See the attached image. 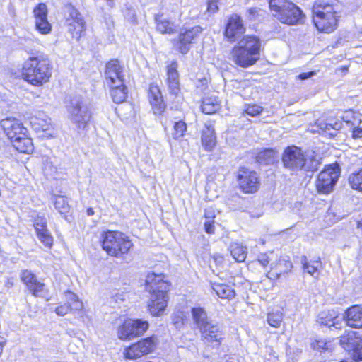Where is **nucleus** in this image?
<instances>
[{"label":"nucleus","instance_id":"f257e3e1","mask_svg":"<svg viewBox=\"0 0 362 362\" xmlns=\"http://www.w3.org/2000/svg\"><path fill=\"white\" fill-rule=\"evenodd\" d=\"M145 285L146 291L151 294L147 305L148 313L153 317L162 315L168 305V294L171 284L165 279L163 273H148Z\"/></svg>","mask_w":362,"mask_h":362},{"label":"nucleus","instance_id":"f03ea898","mask_svg":"<svg viewBox=\"0 0 362 362\" xmlns=\"http://www.w3.org/2000/svg\"><path fill=\"white\" fill-rule=\"evenodd\" d=\"M52 74V66L42 54L30 56L23 64V78L33 86H41L47 83Z\"/></svg>","mask_w":362,"mask_h":362},{"label":"nucleus","instance_id":"7ed1b4c3","mask_svg":"<svg viewBox=\"0 0 362 362\" xmlns=\"http://www.w3.org/2000/svg\"><path fill=\"white\" fill-rule=\"evenodd\" d=\"M284 167L292 173L298 171L314 172L318 169L320 161L314 152H304L296 146H290L285 148L282 154Z\"/></svg>","mask_w":362,"mask_h":362},{"label":"nucleus","instance_id":"20e7f679","mask_svg":"<svg viewBox=\"0 0 362 362\" xmlns=\"http://www.w3.org/2000/svg\"><path fill=\"white\" fill-rule=\"evenodd\" d=\"M159 339L151 334L129 343L123 348L122 357L126 361H136L154 354L159 346Z\"/></svg>","mask_w":362,"mask_h":362},{"label":"nucleus","instance_id":"39448f33","mask_svg":"<svg viewBox=\"0 0 362 362\" xmlns=\"http://www.w3.org/2000/svg\"><path fill=\"white\" fill-rule=\"evenodd\" d=\"M313 21L319 31L332 33L337 25V17L332 5L317 0L313 6Z\"/></svg>","mask_w":362,"mask_h":362},{"label":"nucleus","instance_id":"423d86ee","mask_svg":"<svg viewBox=\"0 0 362 362\" xmlns=\"http://www.w3.org/2000/svg\"><path fill=\"white\" fill-rule=\"evenodd\" d=\"M103 249L110 256L122 257L133 247V243L124 233L107 230L102 235Z\"/></svg>","mask_w":362,"mask_h":362},{"label":"nucleus","instance_id":"0eeeda50","mask_svg":"<svg viewBox=\"0 0 362 362\" xmlns=\"http://www.w3.org/2000/svg\"><path fill=\"white\" fill-rule=\"evenodd\" d=\"M269 9L274 17L287 25H295L303 18L302 11L288 0H269Z\"/></svg>","mask_w":362,"mask_h":362},{"label":"nucleus","instance_id":"6e6552de","mask_svg":"<svg viewBox=\"0 0 362 362\" xmlns=\"http://www.w3.org/2000/svg\"><path fill=\"white\" fill-rule=\"evenodd\" d=\"M150 328L148 321L141 318L126 317L116 327L117 337L122 341L140 338Z\"/></svg>","mask_w":362,"mask_h":362},{"label":"nucleus","instance_id":"1a4fd4ad","mask_svg":"<svg viewBox=\"0 0 362 362\" xmlns=\"http://www.w3.org/2000/svg\"><path fill=\"white\" fill-rule=\"evenodd\" d=\"M67 117L78 130H84L92 117L89 105L81 99H73L66 105Z\"/></svg>","mask_w":362,"mask_h":362},{"label":"nucleus","instance_id":"9d476101","mask_svg":"<svg viewBox=\"0 0 362 362\" xmlns=\"http://www.w3.org/2000/svg\"><path fill=\"white\" fill-rule=\"evenodd\" d=\"M340 175V169L337 163L326 167L320 173L316 182V187L320 193L328 194L332 191Z\"/></svg>","mask_w":362,"mask_h":362},{"label":"nucleus","instance_id":"9b49d317","mask_svg":"<svg viewBox=\"0 0 362 362\" xmlns=\"http://www.w3.org/2000/svg\"><path fill=\"white\" fill-rule=\"evenodd\" d=\"M65 25L72 37L79 40L86 31V23L81 15L74 7L66 8Z\"/></svg>","mask_w":362,"mask_h":362},{"label":"nucleus","instance_id":"f8f14e48","mask_svg":"<svg viewBox=\"0 0 362 362\" xmlns=\"http://www.w3.org/2000/svg\"><path fill=\"white\" fill-rule=\"evenodd\" d=\"M340 345L347 349L354 361H362V337L354 331H346L339 339Z\"/></svg>","mask_w":362,"mask_h":362},{"label":"nucleus","instance_id":"ddd939ff","mask_svg":"<svg viewBox=\"0 0 362 362\" xmlns=\"http://www.w3.org/2000/svg\"><path fill=\"white\" fill-rule=\"evenodd\" d=\"M238 180L240 188L245 193H254L259 187V179L256 172L241 168L239 170Z\"/></svg>","mask_w":362,"mask_h":362},{"label":"nucleus","instance_id":"4468645a","mask_svg":"<svg viewBox=\"0 0 362 362\" xmlns=\"http://www.w3.org/2000/svg\"><path fill=\"white\" fill-rule=\"evenodd\" d=\"M202 32L200 26H194L189 29L182 30L175 45L177 50L182 54H186L190 49L191 44L199 37Z\"/></svg>","mask_w":362,"mask_h":362},{"label":"nucleus","instance_id":"2eb2a0df","mask_svg":"<svg viewBox=\"0 0 362 362\" xmlns=\"http://www.w3.org/2000/svg\"><path fill=\"white\" fill-rule=\"evenodd\" d=\"M64 294L65 296V302L63 303H59L54 309V312L57 315L64 316L72 311L83 310V303L76 293L70 291H66Z\"/></svg>","mask_w":362,"mask_h":362},{"label":"nucleus","instance_id":"dca6fc26","mask_svg":"<svg viewBox=\"0 0 362 362\" xmlns=\"http://www.w3.org/2000/svg\"><path fill=\"white\" fill-rule=\"evenodd\" d=\"M199 332L202 340L212 348L219 347L224 339L223 331L216 324L210 323Z\"/></svg>","mask_w":362,"mask_h":362},{"label":"nucleus","instance_id":"f3484780","mask_svg":"<svg viewBox=\"0 0 362 362\" xmlns=\"http://www.w3.org/2000/svg\"><path fill=\"white\" fill-rule=\"evenodd\" d=\"M233 62L241 67H249L259 59V55L245 50L242 47L235 45L230 52Z\"/></svg>","mask_w":362,"mask_h":362},{"label":"nucleus","instance_id":"a211bd4d","mask_svg":"<svg viewBox=\"0 0 362 362\" xmlns=\"http://www.w3.org/2000/svg\"><path fill=\"white\" fill-rule=\"evenodd\" d=\"M245 32V28L240 16L238 14L231 15L228 18L224 31V35L227 40L230 42H233Z\"/></svg>","mask_w":362,"mask_h":362},{"label":"nucleus","instance_id":"6ab92c4d","mask_svg":"<svg viewBox=\"0 0 362 362\" xmlns=\"http://www.w3.org/2000/svg\"><path fill=\"white\" fill-rule=\"evenodd\" d=\"M1 126L11 140L18 136H23L28 133V129L23 126V123L14 117H7L2 119Z\"/></svg>","mask_w":362,"mask_h":362},{"label":"nucleus","instance_id":"aec40b11","mask_svg":"<svg viewBox=\"0 0 362 362\" xmlns=\"http://www.w3.org/2000/svg\"><path fill=\"white\" fill-rule=\"evenodd\" d=\"M105 75L108 86L122 85L124 83L122 68L117 59L110 60L107 64Z\"/></svg>","mask_w":362,"mask_h":362},{"label":"nucleus","instance_id":"412c9836","mask_svg":"<svg viewBox=\"0 0 362 362\" xmlns=\"http://www.w3.org/2000/svg\"><path fill=\"white\" fill-rule=\"evenodd\" d=\"M35 18V27L42 35L48 34L52 30V25L47 21V8L45 4H39L33 10Z\"/></svg>","mask_w":362,"mask_h":362},{"label":"nucleus","instance_id":"4be33fe9","mask_svg":"<svg viewBox=\"0 0 362 362\" xmlns=\"http://www.w3.org/2000/svg\"><path fill=\"white\" fill-rule=\"evenodd\" d=\"M34 227L39 240L47 248L53 244V238L47 228V220L43 216H37L34 221Z\"/></svg>","mask_w":362,"mask_h":362},{"label":"nucleus","instance_id":"5701e85b","mask_svg":"<svg viewBox=\"0 0 362 362\" xmlns=\"http://www.w3.org/2000/svg\"><path fill=\"white\" fill-rule=\"evenodd\" d=\"M148 98L154 114L161 115L165 111L166 105L163 100L160 90L157 85H150L148 90Z\"/></svg>","mask_w":362,"mask_h":362},{"label":"nucleus","instance_id":"b1692460","mask_svg":"<svg viewBox=\"0 0 362 362\" xmlns=\"http://www.w3.org/2000/svg\"><path fill=\"white\" fill-rule=\"evenodd\" d=\"M30 124L37 132H45L47 137H53L55 134L52 119L46 115H39L32 118Z\"/></svg>","mask_w":362,"mask_h":362},{"label":"nucleus","instance_id":"393cba45","mask_svg":"<svg viewBox=\"0 0 362 362\" xmlns=\"http://www.w3.org/2000/svg\"><path fill=\"white\" fill-rule=\"evenodd\" d=\"M178 64L176 61L171 62L167 66L166 83L170 93L177 95L180 91V78L177 71Z\"/></svg>","mask_w":362,"mask_h":362},{"label":"nucleus","instance_id":"a878e982","mask_svg":"<svg viewBox=\"0 0 362 362\" xmlns=\"http://www.w3.org/2000/svg\"><path fill=\"white\" fill-rule=\"evenodd\" d=\"M317 322L322 326L339 328L341 317L339 313L334 310H323L318 315Z\"/></svg>","mask_w":362,"mask_h":362},{"label":"nucleus","instance_id":"bb28decb","mask_svg":"<svg viewBox=\"0 0 362 362\" xmlns=\"http://www.w3.org/2000/svg\"><path fill=\"white\" fill-rule=\"evenodd\" d=\"M344 320L349 327L362 328V306L354 305L349 307L345 312Z\"/></svg>","mask_w":362,"mask_h":362},{"label":"nucleus","instance_id":"cd10ccee","mask_svg":"<svg viewBox=\"0 0 362 362\" xmlns=\"http://www.w3.org/2000/svg\"><path fill=\"white\" fill-rule=\"evenodd\" d=\"M236 45L242 47L245 50L260 56L262 42L259 38L255 35H246L241 38Z\"/></svg>","mask_w":362,"mask_h":362},{"label":"nucleus","instance_id":"c85d7f7f","mask_svg":"<svg viewBox=\"0 0 362 362\" xmlns=\"http://www.w3.org/2000/svg\"><path fill=\"white\" fill-rule=\"evenodd\" d=\"M21 279L30 293L38 296L43 291L45 284L38 281L33 273H23Z\"/></svg>","mask_w":362,"mask_h":362},{"label":"nucleus","instance_id":"c756f323","mask_svg":"<svg viewBox=\"0 0 362 362\" xmlns=\"http://www.w3.org/2000/svg\"><path fill=\"white\" fill-rule=\"evenodd\" d=\"M311 349L320 354L332 353L335 345L330 339H315L310 342Z\"/></svg>","mask_w":362,"mask_h":362},{"label":"nucleus","instance_id":"7c9ffc66","mask_svg":"<svg viewBox=\"0 0 362 362\" xmlns=\"http://www.w3.org/2000/svg\"><path fill=\"white\" fill-rule=\"evenodd\" d=\"M13 147L19 152L30 153L33 152V145L30 138L27 136V134L23 136H18L11 140Z\"/></svg>","mask_w":362,"mask_h":362},{"label":"nucleus","instance_id":"2f4dec72","mask_svg":"<svg viewBox=\"0 0 362 362\" xmlns=\"http://www.w3.org/2000/svg\"><path fill=\"white\" fill-rule=\"evenodd\" d=\"M193 320L197 325L199 331L203 329V327H206L211 323L208 320V317L206 311L202 307H194L191 310Z\"/></svg>","mask_w":362,"mask_h":362},{"label":"nucleus","instance_id":"473e14b6","mask_svg":"<svg viewBox=\"0 0 362 362\" xmlns=\"http://www.w3.org/2000/svg\"><path fill=\"white\" fill-rule=\"evenodd\" d=\"M156 29L162 34H173L176 31V25L172 21L162 16L156 17Z\"/></svg>","mask_w":362,"mask_h":362},{"label":"nucleus","instance_id":"72a5a7b5","mask_svg":"<svg viewBox=\"0 0 362 362\" xmlns=\"http://www.w3.org/2000/svg\"><path fill=\"white\" fill-rule=\"evenodd\" d=\"M202 143L205 150L211 151L216 144V136L214 131L210 127L206 126L202 131Z\"/></svg>","mask_w":362,"mask_h":362},{"label":"nucleus","instance_id":"f704fd0d","mask_svg":"<svg viewBox=\"0 0 362 362\" xmlns=\"http://www.w3.org/2000/svg\"><path fill=\"white\" fill-rule=\"evenodd\" d=\"M220 108V103L216 96L211 95L204 98L202 105V112L205 114H213Z\"/></svg>","mask_w":362,"mask_h":362},{"label":"nucleus","instance_id":"c9c22d12","mask_svg":"<svg viewBox=\"0 0 362 362\" xmlns=\"http://www.w3.org/2000/svg\"><path fill=\"white\" fill-rule=\"evenodd\" d=\"M341 118L349 128H352V127H359L362 122L360 114L351 110L345 111L341 116Z\"/></svg>","mask_w":362,"mask_h":362},{"label":"nucleus","instance_id":"e433bc0d","mask_svg":"<svg viewBox=\"0 0 362 362\" xmlns=\"http://www.w3.org/2000/svg\"><path fill=\"white\" fill-rule=\"evenodd\" d=\"M109 86L111 88L110 94L115 103H121L126 100L127 92L124 83L122 85L115 84Z\"/></svg>","mask_w":362,"mask_h":362},{"label":"nucleus","instance_id":"4c0bfd02","mask_svg":"<svg viewBox=\"0 0 362 362\" xmlns=\"http://www.w3.org/2000/svg\"><path fill=\"white\" fill-rule=\"evenodd\" d=\"M213 289L221 298L230 299L235 296V290L225 284L215 283Z\"/></svg>","mask_w":362,"mask_h":362},{"label":"nucleus","instance_id":"58836bf2","mask_svg":"<svg viewBox=\"0 0 362 362\" xmlns=\"http://www.w3.org/2000/svg\"><path fill=\"white\" fill-rule=\"evenodd\" d=\"M230 253L233 257L239 262H243L247 256V248L238 243H233L230 245Z\"/></svg>","mask_w":362,"mask_h":362},{"label":"nucleus","instance_id":"ea45409f","mask_svg":"<svg viewBox=\"0 0 362 362\" xmlns=\"http://www.w3.org/2000/svg\"><path fill=\"white\" fill-rule=\"evenodd\" d=\"M53 201L55 209L61 214H66L69 211V204L67 198L64 196L54 195Z\"/></svg>","mask_w":362,"mask_h":362},{"label":"nucleus","instance_id":"a19ab883","mask_svg":"<svg viewBox=\"0 0 362 362\" xmlns=\"http://www.w3.org/2000/svg\"><path fill=\"white\" fill-rule=\"evenodd\" d=\"M276 151L272 148L264 149L257 156V160L262 164L268 165L274 161Z\"/></svg>","mask_w":362,"mask_h":362},{"label":"nucleus","instance_id":"79ce46f5","mask_svg":"<svg viewBox=\"0 0 362 362\" xmlns=\"http://www.w3.org/2000/svg\"><path fill=\"white\" fill-rule=\"evenodd\" d=\"M349 183L353 189L362 192V168L350 174Z\"/></svg>","mask_w":362,"mask_h":362},{"label":"nucleus","instance_id":"37998d69","mask_svg":"<svg viewBox=\"0 0 362 362\" xmlns=\"http://www.w3.org/2000/svg\"><path fill=\"white\" fill-rule=\"evenodd\" d=\"M267 320L268 324L274 328H279L283 322V313L279 311L268 313Z\"/></svg>","mask_w":362,"mask_h":362},{"label":"nucleus","instance_id":"c03bdc74","mask_svg":"<svg viewBox=\"0 0 362 362\" xmlns=\"http://www.w3.org/2000/svg\"><path fill=\"white\" fill-rule=\"evenodd\" d=\"M187 131V125L185 122L180 120L175 122L173 130L171 133L173 139L178 140L182 138Z\"/></svg>","mask_w":362,"mask_h":362},{"label":"nucleus","instance_id":"a18cd8bd","mask_svg":"<svg viewBox=\"0 0 362 362\" xmlns=\"http://www.w3.org/2000/svg\"><path fill=\"white\" fill-rule=\"evenodd\" d=\"M188 319L187 314L182 310H177L173 315V322L175 326L185 325Z\"/></svg>","mask_w":362,"mask_h":362},{"label":"nucleus","instance_id":"49530a36","mask_svg":"<svg viewBox=\"0 0 362 362\" xmlns=\"http://www.w3.org/2000/svg\"><path fill=\"white\" fill-rule=\"evenodd\" d=\"M302 268L305 272H317L320 263L318 261L308 262L305 256L301 257Z\"/></svg>","mask_w":362,"mask_h":362},{"label":"nucleus","instance_id":"de8ad7c7","mask_svg":"<svg viewBox=\"0 0 362 362\" xmlns=\"http://www.w3.org/2000/svg\"><path fill=\"white\" fill-rule=\"evenodd\" d=\"M320 129L325 132H327L330 135H334V133L330 132L329 131L331 129H334V131H337L341 128V123L335 122L334 124H327V123H320L319 125Z\"/></svg>","mask_w":362,"mask_h":362},{"label":"nucleus","instance_id":"09e8293b","mask_svg":"<svg viewBox=\"0 0 362 362\" xmlns=\"http://www.w3.org/2000/svg\"><path fill=\"white\" fill-rule=\"evenodd\" d=\"M262 111V107L257 105H247L245 107V112L252 117H255L260 114Z\"/></svg>","mask_w":362,"mask_h":362},{"label":"nucleus","instance_id":"8fccbe9b","mask_svg":"<svg viewBox=\"0 0 362 362\" xmlns=\"http://www.w3.org/2000/svg\"><path fill=\"white\" fill-rule=\"evenodd\" d=\"M220 0H209L207 3V11L209 13H214L218 10V2Z\"/></svg>","mask_w":362,"mask_h":362},{"label":"nucleus","instance_id":"3c124183","mask_svg":"<svg viewBox=\"0 0 362 362\" xmlns=\"http://www.w3.org/2000/svg\"><path fill=\"white\" fill-rule=\"evenodd\" d=\"M204 216L206 221L210 220L211 221H214V218L216 216L215 210L213 207H209L205 209Z\"/></svg>","mask_w":362,"mask_h":362},{"label":"nucleus","instance_id":"603ef678","mask_svg":"<svg viewBox=\"0 0 362 362\" xmlns=\"http://www.w3.org/2000/svg\"><path fill=\"white\" fill-rule=\"evenodd\" d=\"M214 221H211L210 220L206 221L204 222V228L205 231L209 234L214 233L215 228L214 225Z\"/></svg>","mask_w":362,"mask_h":362},{"label":"nucleus","instance_id":"864d4df0","mask_svg":"<svg viewBox=\"0 0 362 362\" xmlns=\"http://www.w3.org/2000/svg\"><path fill=\"white\" fill-rule=\"evenodd\" d=\"M350 129H352V137L354 139L362 138V128H359L358 127H352V128Z\"/></svg>","mask_w":362,"mask_h":362},{"label":"nucleus","instance_id":"5fc2aeb1","mask_svg":"<svg viewBox=\"0 0 362 362\" xmlns=\"http://www.w3.org/2000/svg\"><path fill=\"white\" fill-rule=\"evenodd\" d=\"M261 11L260 9L257 8H250L248 9L247 12L250 16V20H255L257 16H259V12Z\"/></svg>","mask_w":362,"mask_h":362},{"label":"nucleus","instance_id":"6e6d98bb","mask_svg":"<svg viewBox=\"0 0 362 362\" xmlns=\"http://www.w3.org/2000/svg\"><path fill=\"white\" fill-rule=\"evenodd\" d=\"M315 75V71H310L307 73H301L296 76V78L299 80H306Z\"/></svg>","mask_w":362,"mask_h":362},{"label":"nucleus","instance_id":"4d7b16f0","mask_svg":"<svg viewBox=\"0 0 362 362\" xmlns=\"http://www.w3.org/2000/svg\"><path fill=\"white\" fill-rule=\"evenodd\" d=\"M258 263L261 264L263 267H265L269 263V259L267 255H262L258 259Z\"/></svg>","mask_w":362,"mask_h":362},{"label":"nucleus","instance_id":"13d9d810","mask_svg":"<svg viewBox=\"0 0 362 362\" xmlns=\"http://www.w3.org/2000/svg\"><path fill=\"white\" fill-rule=\"evenodd\" d=\"M86 214L88 216H91L94 214V211L92 208H88L86 211Z\"/></svg>","mask_w":362,"mask_h":362},{"label":"nucleus","instance_id":"bf43d9fd","mask_svg":"<svg viewBox=\"0 0 362 362\" xmlns=\"http://www.w3.org/2000/svg\"><path fill=\"white\" fill-rule=\"evenodd\" d=\"M286 11V12H285V15H286V16H288V18H291H291L293 17V15L292 14V13H293V12L287 11Z\"/></svg>","mask_w":362,"mask_h":362},{"label":"nucleus","instance_id":"052dcab7","mask_svg":"<svg viewBox=\"0 0 362 362\" xmlns=\"http://www.w3.org/2000/svg\"><path fill=\"white\" fill-rule=\"evenodd\" d=\"M107 2V4L110 6H112L113 5V1L114 0H106Z\"/></svg>","mask_w":362,"mask_h":362},{"label":"nucleus","instance_id":"680f3d73","mask_svg":"<svg viewBox=\"0 0 362 362\" xmlns=\"http://www.w3.org/2000/svg\"><path fill=\"white\" fill-rule=\"evenodd\" d=\"M339 362H354V361H349L348 359H342Z\"/></svg>","mask_w":362,"mask_h":362}]
</instances>
